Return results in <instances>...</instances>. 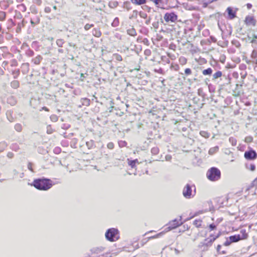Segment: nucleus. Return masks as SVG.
<instances>
[{
	"label": "nucleus",
	"mask_w": 257,
	"mask_h": 257,
	"mask_svg": "<svg viewBox=\"0 0 257 257\" xmlns=\"http://www.w3.org/2000/svg\"><path fill=\"white\" fill-rule=\"evenodd\" d=\"M33 185L39 190H47L52 187L50 180L38 179L34 180Z\"/></svg>",
	"instance_id": "nucleus-1"
},
{
	"label": "nucleus",
	"mask_w": 257,
	"mask_h": 257,
	"mask_svg": "<svg viewBox=\"0 0 257 257\" xmlns=\"http://www.w3.org/2000/svg\"><path fill=\"white\" fill-rule=\"evenodd\" d=\"M106 239L110 241H114L119 238L118 230L115 228L109 229L105 233Z\"/></svg>",
	"instance_id": "nucleus-2"
},
{
	"label": "nucleus",
	"mask_w": 257,
	"mask_h": 257,
	"mask_svg": "<svg viewBox=\"0 0 257 257\" xmlns=\"http://www.w3.org/2000/svg\"><path fill=\"white\" fill-rule=\"evenodd\" d=\"M207 176L211 181H216L220 177V172L216 168H212L208 171Z\"/></svg>",
	"instance_id": "nucleus-3"
},
{
	"label": "nucleus",
	"mask_w": 257,
	"mask_h": 257,
	"mask_svg": "<svg viewBox=\"0 0 257 257\" xmlns=\"http://www.w3.org/2000/svg\"><path fill=\"white\" fill-rule=\"evenodd\" d=\"M241 233H242L241 236H240V235L231 236L229 237L231 241L236 242L240 239H245L247 238V234L245 232V231L244 230H242L241 231Z\"/></svg>",
	"instance_id": "nucleus-4"
},
{
	"label": "nucleus",
	"mask_w": 257,
	"mask_h": 257,
	"mask_svg": "<svg viewBox=\"0 0 257 257\" xmlns=\"http://www.w3.org/2000/svg\"><path fill=\"white\" fill-rule=\"evenodd\" d=\"M164 19L167 23L169 22H174L177 20V16L174 13H166L164 17Z\"/></svg>",
	"instance_id": "nucleus-5"
},
{
	"label": "nucleus",
	"mask_w": 257,
	"mask_h": 257,
	"mask_svg": "<svg viewBox=\"0 0 257 257\" xmlns=\"http://www.w3.org/2000/svg\"><path fill=\"white\" fill-rule=\"evenodd\" d=\"M256 153L253 150L245 152L244 157L247 160H253L256 158Z\"/></svg>",
	"instance_id": "nucleus-6"
},
{
	"label": "nucleus",
	"mask_w": 257,
	"mask_h": 257,
	"mask_svg": "<svg viewBox=\"0 0 257 257\" xmlns=\"http://www.w3.org/2000/svg\"><path fill=\"white\" fill-rule=\"evenodd\" d=\"M182 224V222H179L177 219H175L169 223V226L167 228H166V229H167L166 231L171 230V229L180 226Z\"/></svg>",
	"instance_id": "nucleus-7"
},
{
	"label": "nucleus",
	"mask_w": 257,
	"mask_h": 257,
	"mask_svg": "<svg viewBox=\"0 0 257 257\" xmlns=\"http://www.w3.org/2000/svg\"><path fill=\"white\" fill-rule=\"evenodd\" d=\"M183 194L186 198H190L192 195V190L189 185L187 184L185 187L183 191Z\"/></svg>",
	"instance_id": "nucleus-8"
},
{
	"label": "nucleus",
	"mask_w": 257,
	"mask_h": 257,
	"mask_svg": "<svg viewBox=\"0 0 257 257\" xmlns=\"http://www.w3.org/2000/svg\"><path fill=\"white\" fill-rule=\"evenodd\" d=\"M245 24L247 26H255V20L251 16H247L244 20Z\"/></svg>",
	"instance_id": "nucleus-9"
},
{
	"label": "nucleus",
	"mask_w": 257,
	"mask_h": 257,
	"mask_svg": "<svg viewBox=\"0 0 257 257\" xmlns=\"http://www.w3.org/2000/svg\"><path fill=\"white\" fill-rule=\"evenodd\" d=\"M218 237V235L216 236L210 235L208 238L205 240L204 244L206 246H210L212 242Z\"/></svg>",
	"instance_id": "nucleus-10"
},
{
	"label": "nucleus",
	"mask_w": 257,
	"mask_h": 257,
	"mask_svg": "<svg viewBox=\"0 0 257 257\" xmlns=\"http://www.w3.org/2000/svg\"><path fill=\"white\" fill-rule=\"evenodd\" d=\"M154 2L157 7L164 8V7L167 3V0H151Z\"/></svg>",
	"instance_id": "nucleus-11"
},
{
	"label": "nucleus",
	"mask_w": 257,
	"mask_h": 257,
	"mask_svg": "<svg viewBox=\"0 0 257 257\" xmlns=\"http://www.w3.org/2000/svg\"><path fill=\"white\" fill-rule=\"evenodd\" d=\"M226 11L228 15V18L229 19H233L236 17L235 12L233 11L232 9L230 7L227 8Z\"/></svg>",
	"instance_id": "nucleus-12"
},
{
	"label": "nucleus",
	"mask_w": 257,
	"mask_h": 257,
	"mask_svg": "<svg viewBox=\"0 0 257 257\" xmlns=\"http://www.w3.org/2000/svg\"><path fill=\"white\" fill-rule=\"evenodd\" d=\"M93 35L96 37H100L101 33L100 31L97 29H94L93 30Z\"/></svg>",
	"instance_id": "nucleus-13"
},
{
	"label": "nucleus",
	"mask_w": 257,
	"mask_h": 257,
	"mask_svg": "<svg viewBox=\"0 0 257 257\" xmlns=\"http://www.w3.org/2000/svg\"><path fill=\"white\" fill-rule=\"evenodd\" d=\"M218 147L217 146L211 148L209 150V154L210 155H213L214 153H216L218 151Z\"/></svg>",
	"instance_id": "nucleus-14"
},
{
	"label": "nucleus",
	"mask_w": 257,
	"mask_h": 257,
	"mask_svg": "<svg viewBox=\"0 0 257 257\" xmlns=\"http://www.w3.org/2000/svg\"><path fill=\"white\" fill-rule=\"evenodd\" d=\"M11 86L15 89H17L19 87V82L17 80H14L11 83Z\"/></svg>",
	"instance_id": "nucleus-15"
},
{
	"label": "nucleus",
	"mask_w": 257,
	"mask_h": 257,
	"mask_svg": "<svg viewBox=\"0 0 257 257\" xmlns=\"http://www.w3.org/2000/svg\"><path fill=\"white\" fill-rule=\"evenodd\" d=\"M212 72V70L211 68H209L207 69L204 70L202 71V74L204 75H211Z\"/></svg>",
	"instance_id": "nucleus-16"
},
{
	"label": "nucleus",
	"mask_w": 257,
	"mask_h": 257,
	"mask_svg": "<svg viewBox=\"0 0 257 257\" xmlns=\"http://www.w3.org/2000/svg\"><path fill=\"white\" fill-rule=\"evenodd\" d=\"M179 62L181 65H185L187 63V59L184 57H181L179 58Z\"/></svg>",
	"instance_id": "nucleus-17"
},
{
	"label": "nucleus",
	"mask_w": 257,
	"mask_h": 257,
	"mask_svg": "<svg viewBox=\"0 0 257 257\" xmlns=\"http://www.w3.org/2000/svg\"><path fill=\"white\" fill-rule=\"evenodd\" d=\"M104 248L103 247H97L94 248V252L96 253H99L104 250Z\"/></svg>",
	"instance_id": "nucleus-18"
},
{
	"label": "nucleus",
	"mask_w": 257,
	"mask_h": 257,
	"mask_svg": "<svg viewBox=\"0 0 257 257\" xmlns=\"http://www.w3.org/2000/svg\"><path fill=\"white\" fill-rule=\"evenodd\" d=\"M134 4L138 5H142L145 3L146 0H132Z\"/></svg>",
	"instance_id": "nucleus-19"
},
{
	"label": "nucleus",
	"mask_w": 257,
	"mask_h": 257,
	"mask_svg": "<svg viewBox=\"0 0 257 257\" xmlns=\"http://www.w3.org/2000/svg\"><path fill=\"white\" fill-rule=\"evenodd\" d=\"M229 141L230 143H231V144L233 146H235L236 145L237 141L235 138H234L233 137H230L229 139Z\"/></svg>",
	"instance_id": "nucleus-20"
},
{
	"label": "nucleus",
	"mask_w": 257,
	"mask_h": 257,
	"mask_svg": "<svg viewBox=\"0 0 257 257\" xmlns=\"http://www.w3.org/2000/svg\"><path fill=\"white\" fill-rule=\"evenodd\" d=\"M222 75V73L220 71H217L214 73L213 75V78L216 79L219 77H220Z\"/></svg>",
	"instance_id": "nucleus-21"
},
{
	"label": "nucleus",
	"mask_w": 257,
	"mask_h": 257,
	"mask_svg": "<svg viewBox=\"0 0 257 257\" xmlns=\"http://www.w3.org/2000/svg\"><path fill=\"white\" fill-rule=\"evenodd\" d=\"M15 128L17 132H20L22 130V126L21 124L17 123L15 125Z\"/></svg>",
	"instance_id": "nucleus-22"
},
{
	"label": "nucleus",
	"mask_w": 257,
	"mask_h": 257,
	"mask_svg": "<svg viewBox=\"0 0 257 257\" xmlns=\"http://www.w3.org/2000/svg\"><path fill=\"white\" fill-rule=\"evenodd\" d=\"M119 24V20L117 18H116L112 23V26L113 27H117Z\"/></svg>",
	"instance_id": "nucleus-23"
},
{
	"label": "nucleus",
	"mask_w": 257,
	"mask_h": 257,
	"mask_svg": "<svg viewBox=\"0 0 257 257\" xmlns=\"http://www.w3.org/2000/svg\"><path fill=\"white\" fill-rule=\"evenodd\" d=\"M6 17V13L4 12H0V21H3Z\"/></svg>",
	"instance_id": "nucleus-24"
},
{
	"label": "nucleus",
	"mask_w": 257,
	"mask_h": 257,
	"mask_svg": "<svg viewBox=\"0 0 257 257\" xmlns=\"http://www.w3.org/2000/svg\"><path fill=\"white\" fill-rule=\"evenodd\" d=\"M115 58L116 60L121 61L122 60V57L119 54H115L114 55Z\"/></svg>",
	"instance_id": "nucleus-25"
},
{
	"label": "nucleus",
	"mask_w": 257,
	"mask_h": 257,
	"mask_svg": "<svg viewBox=\"0 0 257 257\" xmlns=\"http://www.w3.org/2000/svg\"><path fill=\"white\" fill-rule=\"evenodd\" d=\"M200 135L205 138L209 137V135H208V133L205 131L200 132Z\"/></svg>",
	"instance_id": "nucleus-26"
},
{
	"label": "nucleus",
	"mask_w": 257,
	"mask_h": 257,
	"mask_svg": "<svg viewBox=\"0 0 257 257\" xmlns=\"http://www.w3.org/2000/svg\"><path fill=\"white\" fill-rule=\"evenodd\" d=\"M93 26V25H92V24L90 25V24H87L86 25H85L84 29L85 30H88Z\"/></svg>",
	"instance_id": "nucleus-27"
},
{
	"label": "nucleus",
	"mask_w": 257,
	"mask_h": 257,
	"mask_svg": "<svg viewBox=\"0 0 257 257\" xmlns=\"http://www.w3.org/2000/svg\"><path fill=\"white\" fill-rule=\"evenodd\" d=\"M252 141V138L251 137H247L245 138V142L246 143H250Z\"/></svg>",
	"instance_id": "nucleus-28"
},
{
	"label": "nucleus",
	"mask_w": 257,
	"mask_h": 257,
	"mask_svg": "<svg viewBox=\"0 0 257 257\" xmlns=\"http://www.w3.org/2000/svg\"><path fill=\"white\" fill-rule=\"evenodd\" d=\"M137 162V160L132 161L130 162L129 165L132 167L134 168L135 166L136 163Z\"/></svg>",
	"instance_id": "nucleus-29"
},
{
	"label": "nucleus",
	"mask_w": 257,
	"mask_h": 257,
	"mask_svg": "<svg viewBox=\"0 0 257 257\" xmlns=\"http://www.w3.org/2000/svg\"><path fill=\"white\" fill-rule=\"evenodd\" d=\"M191 73H192V71H191V70L190 68H186L185 70V73L187 75L191 74Z\"/></svg>",
	"instance_id": "nucleus-30"
},
{
	"label": "nucleus",
	"mask_w": 257,
	"mask_h": 257,
	"mask_svg": "<svg viewBox=\"0 0 257 257\" xmlns=\"http://www.w3.org/2000/svg\"><path fill=\"white\" fill-rule=\"evenodd\" d=\"M257 56V51H255V50H253L252 52V53H251V57L252 58H255Z\"/></svg>",
	"instance_id": "nucleus-31"
},
{
	"label": "nucleus",
	"mask_w": 257,
	"mask_h": 257,
	"mask_svg": "<svg viewBox=\"0 0 257 257\" xmlns=\"http://www.w3.org/2000/svg\"><path fill=\"white\" fill-rule=\"evenodd\" d=\"M221 247V246L220 245H218L217 246V251L220 253L225 254V252L224 251H222L221 252H220Z\"/></svg>",
	"instance_id": "nucleus-32"
},
{
	"label": "nucleus",
	"mask_w": 257,
	"mask_h": 257,
	"mask_svg": "<svg viewBox=\"0 0 257 257\" xmlns=\"http://www.w3.org/2000/svg\"><path fill=\"white\" fill-rule=\"evenodd\" d=\"M107 146L108 149H112L114 147V145L112 143H109Z\"/></svg>",
	"instance_id": "nucleus-33"
},
{
	"label": "nucleus",
	"mask_w": 257,
	"mask_h": 257,
	"mask_svg": "<svg viewBox=\"0 0 257 257\" xmlns=\"http://www.w3.org/2000/svg\"><path fill=\"white\" fill-rule=\"evenodd\" d=\"M194 224L196 225H197V226H199L201 225V222L200 221H197V220H195L194 222Z\"/></svg>",
	"instance_id": "nucleus-34"
},
{
	"label": "nucleus",
	"mask_w": 257,
	"mask_h": 257,
	"mask_svg": "<svg viewBox=\"0 0 257 257\" xmlns=\"http://www.w3.org/2000/svg\"><path fill=\"white\" fill-rule=\"evenodd\" d=\"M216 226L214 224H211L209 225V228L212 230L215 229Z\"/></svg>",
	"instance_id": "nucleus-35"
},
{
	"label": "nucleus",
	"mask_w": 257,
	"mask_h": 257,
	"mask_svg": "<svg viewBox=\"0 0 257 257\" xmlns=\"http://www.w3.org/2000/svg\"><path fill=\"white\" fill-rule=\"evenodd\" d=\"M163 234V232H160V233L157 234L156 235H155L154 236L151 237V238H157V237H159V236H160Z\"/></svg>",
	"instance_id": "nucleus-36"
},
{
	"label": "nucleus",
	"mask_w": 257,
	"mask_h": 257,
	"mask_svg": "<svg viewBox=\"0 0 257 257\" xmlns=\"http://www.w3.org/2000/svg\"><path fill=\"white\" fill-rule=\"evenodd\" d=\"M28 169L31 171L32 172H33L32 167V164L31 163H29L28 165Z\"/></svg>",
	"instance_id": "nucleus-37"
},
{
	"label": "nucleus",
	"mask_w": 257,
	"mask_h": 257,
	"mask_svg": "<svg viewBox=\"0 0 257 257\" xmlns=\"http://www.w3.org/2000/svg\"><path fill=\"white\" fill-rule=\"evenodd\" d=\"M45 11L46 13H50V11H51V9H50V8L49 7H46L45 9Z\"/></svg>",
	"instance_id": "nucleus-38"
},
{
	"label": "nucleus",
	"mask_w": 257,
	"mask_h": 257,
	"mask_svg": "<svg viewBox=\"0 0 257 257\" xmlns=\"http://www.w3.org/2000/svg\"><path fill=\"white\" fill-rule=\"evenodd\" d=\"M255 166L254 165H250V169L251 171H254L255 170Z\"/></svg>",
	"instance_id": "nucleus-39"
},
{
	"label": "nucleus",
	"mask_w": 257,
	"mask_h": 257,
	"mask_svg": "<svg viewBox=\"0 0 257 257\" xmlns=\"http://www.w3.org/2000/svg\"><path fill=\"white\" fill-rule=\"evenodd\" d=\"M152 152L153 153H157L158 152V149L157 148H153L152 149Z\"/></svg>",
	"instance_id": "nucleus-40"
},
{
	"label": "nucleus",
	"mask_w": 257,
	"mask_h": 257,
	"mask_svg": "<svg viewBox=\"0 0 257 257\" xmlns=\"http://www.w3.org/2000/svg\"><path fill=\"white\" fill-rule=\"evenodd\" d=\"M39 23V20H38L36 22H34L32 20H31V23L34 25L36 24H38Z\"/></svg>",
	"instance_id": "nucleus-41"
},
{
	"label": "nucleus",
	"mask_w": 257,
	"mask_h": 257,
	"mask_svg": "<svg viewBox=\"0 0 257 257\" xmlns=\"http://www.w3.org/2000/svg\"><path fill=\"white\" fill-rule=\"evenodd\" d=\"M246 6H247V8L248 9H251L252 5L250 4H247Z\"/></svg>",
	"instance_id": "nucleus-42"
},
{
	"label": "nucleus",
	"mask_w": 257,
	"mask_h": 257,
	"mask_svg": "<svg viewBox=\"0 0 257 257\" xmlns=\"http://www.w3.org/2000/svg\"><path fill=\"white\" fill-rule=\"evenodd\" d=\"M171 157L170 156H167L166 157V159L168 161L170 160L171 159Z\"/></svg>",
	"instance_id": "nucleus-43"
},
{
	"label": "nucleus",
	"mask_w": 257,
	"mask_h": 257,
	"mask_svg": "<svg viewBox=\"0 0 257 257\" xmlns=\"http://www.w3.org/2000/svg\"><path fill=\"white\" fill-rule=\"evenodd\" d=\"M62 43V41L61 40H58L57 41V44L59 45V46H60V44H61Z\"/></svg>",
	"instance_id": "nucleus-44"
},
{
	"label": "nucleus",
	"mask_w": 257,
	"mask_h": 257,
	"mask_svg": "<svg viewBox=\"0 0 257 257\" xmlns=\"http://www.w3.org/2000/svg\"><path fill=\"white\" fill-rule=\"evenodd\" d=\"M253 183L255 184H257V178L254 180Z\"/></svg>",
	"instance_id": "nucleus-45"
},
{
	"label": "nucleus",
	"mask_w": 257,
	"mask_h": 257,
	"mask_svg": "<svg viewBox=\"0 0 257 257\" xmlns=\"http://www.w3.org/2000/svg\"><path fill=\"white\" fill-rule=\"evenodd\" d=\"M53 9H54V10H56V9H57V7H56V6H54L53 7Z\"/></svg>",
	"instance_id": "nucleus-46"
},
{
	"label": "nucleus",
	"mask_w": 257,
	"mask_h": 257,
	"mask_svg": "<svg viewBox=\"0 0 257 257\" xmlns=\"http://www.w3.org/2000/svg\"><path fill=\"white\" fill-rule=\"evenodd\" d=\"M224 244H225V245H227L228 244V243L227 242H226L224 243Z\"/></svg>",
	"instance_id": "nucleus-47"
},
{
	"label": "nucleus",
	"mask_w": 257,
	"mask_h": 257,
	"mask_svg": "<svg viewBox=\"0 0 257 257\" xmlns=\"http://www.w3.org/2000/svg\"><path fill=\"white\" fill-rule=\"evenodd\" d=\"M84 76V74L83 73H81V77H83Z\"/></svg>",
	"instance_id": "nucleus-48"
}]
</instances>
